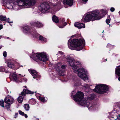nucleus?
Segmentation results:
<instances>
[{
	"label": "nucleus",
	"mask_w": 120,
	"mask_h": 120,
	"mask_svg": "<svg viewBox=\"0 0 120 120\" xmlns=\"http://www.w3.org/2000/svg\"><path fill=\"white\" fill-rule=\"evenodd\" d=\"M68 61L69 65L72 67V69L74 72L77 73L78 76L80 78L85 80L87 79L86 75V73L85 70L83 68L77 69V66L75 65V60L73 59L69 58L68 59Z\"/></svg>",
	"instance_id": "nucleus-1"
},
{
	"label": "nucleus",
	"mask_w": 120,
	"mask_h": 120,
	"mask_svg": "<svg viewBox=\"0 0 120 120\" xmlns=\"http://www.w3.org/2000/svg\"><path fill=\"white\" fill-rule=\"evenodd\" d=\"M102 17L99 15V11L97 10L90 12L85 17L84 22H86L90 21H93L95 20H99Z\"/></svg>",
	"instance_id": "nucleus-2"
},
{
	"label": "nucleus",
	"mask_w": 120,
	"mask_h": 120,
	"mask_svg": "<svg viewBox=\"0 0 120 120\" xmlns=\"http://www.w3.org/2000/svg\"><path fill=\"white\" fill-rule=\"evenodd\" d=\"M73 99L75 101L79 102V104L84 106H87L89 104L84 98V94L82 92L79 91L73 96Z\"/></svg>",
	"instance_id": "nucleus-3"
},
{
	"label": "nucleus",
	"mask_w": 120,
	"mask_h": 120,
	"mask_svg": "<svg viewBox=\"0 0 120 120\" xmlns=\"http://www.w3.org/2000/svg\"><path fill=\"white\" fill-rule=\"evenodd\" d=\"M18 5L14 7V8L18 10L19 6L30 7L34 5L36 3L35 0H17Z\"/></svg>",
	"instance_id": "nucleus-4"
},
{
	"label": "nucleus",
	"mask_w": 120,
	"mask_h": 120,
	"mask_svg": "<svg viewBox=\"0 0 120 120\" xmlns=\"http://www.w3.org/2000/svg\"><path fill=\"white\" fill-rule=\"evenodd\" d=\"M85 43L84 39L78 40L77 39H74L71 41L70 45L72 47H75L76 50L79 51L83 48Z\"/></svg>",
	"instance_id": "nucleus-5"
},
{
	"label": "nucleus",
	"mask_w": 120,
	"mask_h": 120,
	"mask_svg": "<svg viewBox=\"0 0 120 120\" xmlns=\"http://www.w3.org/2000/svg\"><path fill=\"white\" fill-rule=\"evenodd\" d=\"M32 58L36 61H38L37 60L38 59L45 62H46L48 59L46 53L44 52L34 53L33 55Z\"/></svg>",
	"instance_id": "nucleus-6"
},
{
	"label": "nucleus",
	"mask_w": 120,
	"mask_h": 120,
	"mask_svg": "<svg viewBox=\"0 0 120 120\" xmlns=\"http://www.w3.org/2000/svg\"><path fill=\"white\" fill-rule=\"evenodd\" d=\"M108 89V87L106 85L100 84L97 85L94 90L98 93H104L107 91Z\"/></svg>",
	"instance_id": "nucleus-7"
},
{
	"label": "nucleus",
	"mask_w": 120,
	"mask_h": 120,
	"mask_svg": "<svg viewBox=\"0 0 120 120\" xmlns=\"http://www.w3.org/2000/svg\"><path fill=\"white\" fill-rule=\"evenodd\" d=\"M50 8L49 5L46 3H42L39 7V10L43 13H45L46 11L49 10Z\"/></svg>",
	"instance_id": "nucleus-8"
},
{
	"label": "nucleus",
	"mask_w": 120,
	"mask_h": 120,
	"mask_svg": "<svg viewBox=\"0 0 120 120\" xmlns=\"http://www.w3.org/2000/svg\"><path fill=\"white\" fill-rule=\"evenodd\" d=\"M4 3L6 4L7 7L9 9L12 8L15 4V2L14 0H3Z\"/></svg>",
	"instance_id": "nucleus-9"
},
{
	"label": "nucleus",
	"mask_w": 120,
	"mask_h": 120,
	"mask_svg": "<svg viewBox=\"0 0 120 120\" xmlns=\"http://www.w3.org/2000/svg\"><path fill=\"white\" fill-rule=\"evenodd\" d=\"M4 101L6 103L12 104L14 101V99L11 96H8L5 98Z\"/></svg>",
	"instance_id": "nucleus-10"
},
{
	"label": "nucleus",
	"mask_w": 120,
	"mask_h": 120,
	"mask_svg": "<svg viewBox=\"0 0 120 120\" xmlns=\"http://www.w3.org/2000/svg\"><path fill=\"white\" fill-rule=\"evenodd\" d=\"M11 77L13 81L17 82H21L15 73H14L11 74Z\"/></svg>",
	"instance_id": "nucleus-11"
},
{
	"label": "nucleus",
	"mask_w": 120,
	"mask_h": 120,
	"mask_svg": "<svg viewBox=\"0 0 120 120\" xmlns=\"http://www.w3.org/2000/svg\"><path fill=\"white\" fill-rule=\"evenodd\" d=\"M28 71L31 73L34 78L38 77L39 76L38 73L35 70L30 69L28 70Z\"/></svg>",
	"instance_id": "nucleus-12"
},
{
	"label": "nucleus",
	"mask_w": 120,
	"mask_h": 120,
	"mask_svg": "<svg viewBox=\"0 0 120 120\" xmlns=\"http://www.w3.org/2000/svg\"><path fill=\"white\" fill-rule=\"evenodd\" d=\"M74 26L79 29L84 28L85 27V25L83 23L76 22L74 24Z\"/></svg>",
	"instance_id": "nucleus-13"
},
{
	"label": "nucleus",
	"mask_w": 120,
	"mask_h": 120,
	"mask_svg": "<svg viewBox=\"0 0 120 120\" xmlns=\"http://www.w3.org/2000/svg\"><path fill=\"white\" fill-rule=\"evenodd\" d=\"M31 25L33 26H35L38 28L41 27L43 26V25L40 22L37 21L32 23Z\"/></svg>",
	"instance_id": "nucleus-14"
},
{
	"label": "nucleus",
	"mask_w": 120,
	"mask_h": 120,
	"mask_svg": "<svg viewBox=\"0 0 120 120\" xmlns=\"http://www.w3.org/2000/svg\"><path fill=\"white\" fill-rule=\"evenodd\" d=\"M63 2L64 4H67L70 6H72L73 4L72 0H64Z\"/></svg>",
	"instance_id": "nucleus-15"
},
{
	"label": "nucleus",
	"mask_w": 120,
	"mask_h": 120,
	"mask_svg": "<svg viewBox=\"0 0 120 120\" xmlns=\"http://www.w3.org/2000/svg\"><path fill=\"white\" fill-rule=\"evenodd\" d=\"M115 74L119 76H120V66H118L116 68Z\"/></svg>",
	"instance_id": "nucleus-16"
},
{
	"label": "nucleus",
	"mask_w": 120,
	"mask_h": 120,
	"mask_svg": "<svg viewBox=\"0 0 120 120\" xmlns=\"http://www.w3.org/2000/svg\"><path fill=\"white\" fill-rule=\"evenodd\" d=\"M38 34L39 36V39L40 40L42 41H44L45 42H46L47 40L45 38L43 37V36L40 35L39 34Z\"/></svg>",
	"instance_id": "nucleus-17"
},
{
	"label": "nucleus",
	"mask_w": 120,
	"mask_h": 120,
	"mask_svg": "<svg viewBox=\"0 0 120 120\" xmlns=\"http://www.w3.org/2000/svg\"><path fill=\"white\" fill-rule=\"evenodd\" d=\"M52 20L55 23H57L59 20L57 18L55 15H53L52 17Z\"/></svg>",
	"instance_id": "nucleus-18"
},
{
	"label": "nucleus",
	"mask_w": 120,
	"mask_h": 120,
	"mask_svg": "<svg viewBox=\"0 0 120 120\" xmlns=\"http://www.w3.org/2000/svg\"><path fill=\"white\" fill-rule=\"evenodd\" d=\"M23 90L24 91H25V93L26 94H33L34 93V92H33L27 90H26L24 89H23Z\"/></svg>",
	"instance_id": "nucleus-19"
},
{
	"label": "nucleus",
	"mask_w": 120,
	"mask_h": 120,
	"mask_svg": "<svg viewBox=\"0 0 120 120\" xmlns=\"http://www.w3.org/2000/svg\"><path fill=\"white\" fill-rule=\"evenodd\" d=\"M23 107L25 109L26 111H28L30 109V106L28 104H24V105Z\"/></svg>",
	"instance_id": "nucleus-20"
},
{
	"label": "nucleus",
	"mask_w": 120,
	"mask_h": 120,
	"mask_svg": "<svg viewBox=\"0 0 120 120\" xmlns=\"http://www.w3.org/2000/svg\"><path fill=\"white\" fill-rule=\"evenodd\" d=\"M23 100V97L21 96H19L18 98V101L19 102L21 103Z\"/></svg>",
	"instance_id": "nucleus-21"
},
{
	"label": "nucleus",
	"mask_w": 120,
	"mask_h": 120,
	"mask_svg": "<svg viewBox=\"0 0 120 120\" xmlns=\"http://www.w3.org/2000/svg\"><path fill=\"white\" fill-rule=\"evenodd\" d=\"M0 19L3 21H5L6 20V17L5 16H4L2 15L0 16Z\"/></svg>",
	"instance_id": "nucleus-22"
},
{
	"label": "nucleus",
	"mask_w": 120,
	"mask_h": 120,
	"mask_svg": "<svg viewBox=\"0 0 120 120\" xmlns=\"http://www.w3.org/2000/svg\"><path fill=\"white\" fill-rule=\"evenodd\" d=\"M8 67L10 68H13L14 67V64L12 63H8Z\"/></svg>",
	"instance_id": "nucleus-23"
},
{
	"label": "nucleus",
	"mask_w": 120,
	"mask_h": 120,
	"mask_svg": "<svg viewBox=\"0 0 120 120\" xmlns=\"http://www.w3.org/2000/svg\"><path fill=\"white\" fill-rule=\"evenodd\" d=\"M4 71L6 73H7L8 72V71L6 70L4 67H0V71Z\"/></svg>",
	"instance_id": "nucleus-24"
},
{
	"label": "nucleus",
	"mask_w": 120,
	"mask_h": 120,
	"mask_svg": "<svg viewBox=\"0 0 120 120\" xmlns=\"http://www.w3.org/2000/svg\"><path fill=\"white\" fill-rule=\"evenodd\" d=\"M11 104L10 103H6V104L5 105V107L8 110H10L9 109L10 107V105Z\"/></svg>",
	"instance_id": "nucleus-25"
},
{
	"label": "nucleus",
	"mask_w": 120,
	"mask_h": 120,
	"mask_svg": "<svg viewBox=\"0 0 120 120\" xmlns=\"http://www.w3.org/2000/svg\"><path fill=\"white\" fill-rule=\"evenodd\" d=\"M4 102L3 100H1L0 101V105L3 108L4 107Z\"/></svg>",
	"instance_id": "nucleus-26"
},
{
	"label": "nucleus",
	"mask_w": 120,
	"mask_h": 120,
	"mask_svg": "<svg viewBox=\"0 0 120 120\" xmlns=\"http://www.w3.org/2000/svg\"><path fill=\"white\" fill-rule=\"evenodd\" d=\"M94 95H93L91 96H90L88 98V99L90 100H93L94 98Z\"/></svg>",
	"instance_id": "nucleus-27"
},
{
	"label": "nucleus",
	"mask_w": 120,
	"mask_h": 120,
	"mask_svg": "<svg viewBox=\"0 0 120 120\" xmlns=\"http://www.w3.org/2000/svg\"><path fill=\"white\" fill-rule=\"evenodd\" d=\"M39 99L42 102H46V101L45 100V98H42L41 97H39Z\"/></svg>",
	"instance_id": "nucleus-28"
},
{
	"label": "nucleus",
	"mask_w": 120,
	"mask_h": 120,
	"mask_svg": "<svg viewBox=\"0 0 120 120\" xmlns=\"http://www.w3.org/2000/svg\"><path fill=\"white\" fill-rule=\"evenodd\" d=\"M24 29L26 31H28L29 30V28L28 26H27L24 27Z\"/></svg>",
	"instance_id": "nucleus-29"
},
{
	"label": "nucleus",
	"mask_w": 120,
	"mask_h": 120,
	"mask_svg": "<svg viewBox=\"0 0 120 120\" xmlns=\"http://www.w3.org/2000/svg\"><path fill=\"white\" fill-rule=\"evenodd\" d=\"M19 113L22 116H23L24 115V112H22L21 111H19Z\"/></svg>",
	"instance_id": "nucleus-30"
},
{
	"label": "nucleus",
	"mask_w": 120,
	"mask_h": 120,
	"mask_svg": "<svg viewBox=\"0 0 120 120\" xmlns=\"http://www.w3.org/2000/svg\"><path fill=\"white\" fill-rule=\"evenodd\" d=\"M3 55L4 56L6 57L7 56V52L6 51H4L3 53Z\"/></svg>",
	"instance_id": "nucleus-31"
},
{
	"label": "nucleus",
	"mask_w": 120,
	"mask_h": 120,
	"mask_svg": "<svg viewBox=\"0 0 120 120\" xmlns=\"http://www.w3.org/2000/svg\"><path fill=\"white\" fill-rule=\"evenodd\" d=\"M26 93H25V91H23L20 94L22 96H25V95Z\"/></svg>",
	"instance_id": "nucleus-32"
},
{
	"label": "nucleus",
	"mask_w": 120,
	"mask_h": 120,
	"mask_svg": "<svg viewBox=\"0 0 120 120\" xmlns=\"http://www.w3.org/2000/svg\"><path fill=\"white\" fill-rule=\"evenodd\" d=\"M106 22L107 24H108L110 22V20L109 19H107L106 20Z\"/></svg>",
	"instance_id": "nucleus-33"
},
{
	"label": "nucleus",
	"mask_w": 120,
	"mask_h": 120,
	"mask_svg": "<svg viewBox=\"0 0 120 120\" xmlns=\"http://www.w3.org/2000/svg\"><path fill=\"white\" fill-rule=\"evenodd\" d=\"M117 118L116 119H117L118 120H120V115H118L116 116Z\"/></svg>",
	"instance_id": "nucleus-34"
},
{
	"label": "nucleus",
	"mask_w": 120,
	"mask_h": 120,
	"mask_svg": "<svg viewBox=\"0 0 120 120\" xmlns=\"http://www.w3.org/2000/svg\"><path fill=\"white\" fill-rule=\"evenodd\" d=\"M5 21H6V22H8V23H13L12 22H9V18H8L7 19H6V20Z\"/></svg>",
	"instance_id": "nucleus-35"
},
{
	"label": "nucleus",
	"mask_w": 120,
	"mask_h": 120,
	"mask_svg": "<svg viewBox=\"0 0 120 120\" xmlns=\"http://www.w3.org/2000/svg\"><path fill=\"white\" fill-rule=\"evenodd\" d=\"M66 66L65 65H63L61 66L62 68L64 69L66 68Z\"/></svg>",
	"instance_id": "nucleus-36"
},
{
	"label": "nucleus",
	"mask_w": 120,
	"mask_h": 120,
	"mask_svg": "<svg viewBox=\"0 0 120 120\" xmlns=\"http://www.w3.org/2000/svg\"><path fill=\"white\" fill-rule=\"evenodd\" d=\"M110 10L111 11L113 12L114 11L115 9L113 8H111L110 9Z\"/></svg>",
	"instance_id": "nucleus-37"
},
{
	"label": "nucleus",
	"mask_w": 120,
	"mask_h": 120,
	"mask_svg": "<svg viewBox=\"0 0 120 120\" xmlns=\"http://www.w3.org/2000/svg\"><path fill=\"white\" fill-rule=\"evenodd\" d=\"M24 115L25 117L26 118H27L28 117V116L26 114H25Z\"/></svg>",
	"instance_id": "nucleus-38"
},
{
	"label": "nucleus",
	"mask_w": 120,
	"mask_h": 120,
	"mask_svg": "<svg viewBox=\"0 0 120 120\" xmlns=\"http://www.w3.org/2000/svg\"><path fill=\"white\" fill-rule=\"evenodd\" d=\"M3 28L2 26V25H0V30L2 29Z\"/></svg>",
	"instance_id": "nucleus-39"
},
{
	"label": "nucleus",
	"mask_w": 120,
	"mask_h": 120,
	"mask_svg": "<svg viewBox=\"0 0 120 120\" xmlns=\"http://www.w3.org/2000/svg\"><path fill=\"white\" fill-rule=\"evenodd\" d=\"M82 0L84 2H87L88 0Z\"/></svg>",
	"instance_id": "nucleus-40"
},
{
	"label": "nucleus",
	"mask_w": 120,
	"mask_h": 120,
	"mask_svg": "<svg viewBox=\"0 0 120 120\" xmlns=\"http://www.w3.org/2000/svg\"><path fill=\"white\" fill-rule=\"evenodd\" d=\"M64 26H59V27L60 28H62Z\"/></svg>",
	"instance_id": "nucleus-41"
},
{
	"label": "nucleus",
	"mask_w": 120,
	"mask_h": 120,
	"mask_svg": "<svg viewBox=\"0 0 120 120\" xmlns=\"http://www.w3.org/2000/svg\"><path fill=\"white\" fill-rule=\"evenodd\" d=\"M118 80L119 81H120V77H119L118 78Z\"/></svg>",
	"instance_id": "nucleus-42"
},
{
	"label": "nucleus",
	"mask_w": 120,
	"mask_h": 120,
	"mask_svg": "<svg viewBox=\"0 0 120 120\" xmlns=\"http://www.w3.org/2000/svg\"><path fill=\"white\" fill-rule=\"evenodd\" d=\"M2 46H1L0 47V49H1V48H2Z\"/></svg>",
	"instance_id": "nucleus-43"
},
{
	"label": "nucleus",
	"mask_w": 120,
	"mask_h": 120,
	"mask_svg": "<svg viewBox=\"0 0 120 120\" xmlns=\"http://www.w3.org/2000/svg\"><path fill=\"white\" fill-rule=\"evenodd\" d=\"M18 114V113H16L15 114V115L16 116V115H17Z\"/></svg>",
	"instance_id": "nucleus-44"
},
{
	"label": "nucleus",
	"mask_w": 120,
	"mask_h": 120,
	"mask_svg": "<svg viewBox=\"0 0 120 120\" xmlns=\"http://www.w3.org/2000/svg\"><path fill=\"white\" fill-rule=\"evenodd\" d=\"M119 14L120 15V11L119 12Z\"/></svg>",
	"instance_id": "nucleus-45"
},
{
	"label": "nucleus",
	"mask_w": 120,
	"mask_h": 120,
	"mask_svg": "<svg viewBox=\"0 0 120 120\" xmlns=\"http://www.w3.org/2000/svg\"><path fill=\"white\" fill-rule=\"evenodd\" d=\"M23 67V66L22 65H21V66H20L19 67Z\"/></svg>",
	"instance_id": "nucleus-46"
},
{
	"label": "nucleus",
	"mask_w": 120,
	"mask_h": 120,
	"mask_svg": "<svg viewBox=\"0 0 120 120\" xmlns=\"http://www.w3.org/2000/svg\"><path fill=\"white\" fill-rule=\"evenodd\" d=\"M57 68H59V66H58V65H57Z\"/></svg>",
	"instance_id": "nucleus-47"
},
{
	"label": "nucleus",
	"mask_w": 120,
	"mask_h": 120,
	"mask_svg": "<svg viewBox=\"0 0 120 120\" xmlns=\"http://www.w3.org/2000/svg\"><path fill=\"white\" fill-rule=\"evenodd\" d=\"M69 48H70V49H72V48H70L69 47Z\"/></svg>",
	"instance_id": "nucleus-48"
},
{
	"label": "nucleus",
	"mask_w": 120,
	"mask_h": 120,
	"mask_svg": "<svg viewBox=\"0 0 120 120\" xmlns=\"http://www.w3.org/2000/svg\"><path fill=\"white\" fill-rule=\"evenodd\" d=\"M109 17L110 18V16H109Z\"/></svg>",
	"instance_id": "nucleus-49"
},
{
	"label": "nucleus",
	"mask_w": 120,
	"mask_h": 120,
	"mask_svg": "<svg viewBox=\"0 0 120 120\" xmlns=\"http://www.w3.org/2000/svg\"><path fill=\"white\" fill-rule=\"evenodd\" d=\"M16 116H15V118H16Z\"/></svg>",
	"instance_id": "nucleus-50"
},
{
	"label": "nucleus",
	"mask_w": 120,
	"mask_h": 120,
	"mask_svg": "<svg viewBox=\"0 0 120 120\" xmlns=\"http://www.w3.org/2000/svg\"><path fill=\"white\" fill-rule=\"evenodd\" d=\"M109 26H110V25L109 24Z\"/></svg>",
	"instance_id": "nucleus-51"
},
{
	"label": "nucleus",
	"mask_w": 120,
	"mask_h": 120,
	"mask_svg": "<svg viewBox=\"0 0 120 120\" xmlns=\"http://www.w3.org/2000/svg\"><path fill=\"white\" fill-rule=\"evenodd\" d=\"M22 77H23V76H21Z\"/></svg>",
	"instance_id": "nucleus-52"
},
{
	"label": "nucleus",
	"mask_w": 120,
	"mask_h": 120,
	"mask_svg": "<svg viewBox=\"0 0 120 120\" xmlns=\"http://www.w3.org/2000/svg\"><path fill=\"white\" fill-rule=\"evenodd\" d=\"M8 38V37L7 38Z\"/></svg>",
	"instance_id": "nucleus-53"
},
{
	"label": "nucleus",
	"mask_w": 120,
	"mask_h": 120,
	"mask_svg": "<svg viewBox=\"0 0 120 120\" xmlns=\"http://www.w3.org/2000/svg\"><path fill=\"white\" fill-rule=\"evenodd\" d=\"M19 75H20V74H19Z\"/></svg>",
	"instance_id": "nucleus-54"
}]
</instances>
